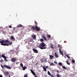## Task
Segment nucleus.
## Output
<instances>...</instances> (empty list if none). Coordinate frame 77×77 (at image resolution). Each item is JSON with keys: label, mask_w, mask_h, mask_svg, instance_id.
Here are the masks:
<instances>
[{"label": "nucleus", "mask_w": 77, "mask_h": 77, "mask_svg": "<svg viewBox=\"0 0 77 77\" xmlns=\"http://www.w3.org/2000/svg\"><path fill=\"white\" fill-rule=\"evenodd\" d=\"M16 61V60L14 58L11 59V61L13 62H15Z\"/></svg>", "instance_id": "ddd939ff"}, {"label": "nucleus", "mask_w": 77, "mask_h": 77, "mask_svg": "<svg viewBox=\"0 0 77 77\" xmlns=\"http://www.w3.org/2000/svg\"><path fill=\"white\" fill-rule=\"evenodd\" d=\"M11 39L12 40H15V38L13 36H11Z\"/></svg>", "instance_id": "dca6fc26"}, {"label": "nucleus", "mask_w": 77, "mask_h": 77, "mask_svg": "<svg viewBox=\"0 0 77 77\" xmlns=\"http://www.w3.org/2000/svg\"><path fill=\"white\" fill-rule=\"evenodd\" d=\"M54 46V45L53 44H50V46H51V49H53V48H54V47L53 46Z\"/></svg>", "instance_id": "9b49d317"}, {"label": "nucleus", "mask_w": 77, "mask_h": 77, "mask_svg": "<svg viewBox=\"0 0 77 77\" xmlns=\"http://www.w3.org/2000/svg\"><path fill=\"white\" fill-rule=\"evenodd\" d=\"M42 38H43L44 40H45V41H47V38H46V37L44 35H43L42 36Z\"/></svg>", "instance_id": "6e6552de"}, {"label": "nucleus", "mask_w": 77, "mask_h": 77, "mask_svg": "<svg viewBox=\"0 0 77 77\" xmlns=\"http://www.w3.org/2000/svg\"><path fill=\"white\" fill-rule=\"evenodd\" d=\"M1 67H2V68H3V69H4V67H3V66L2 65H1Z\"/></svg>", "instance_id": "473e14b6"}, {"label": "nucleus", "mask_w": 77, "mask_h": 77, "mask_svg": "<svg viewBox=\"0 0 77 77\" xmlns=\"http://www.w3.org/2000/svg\"><path fill=\"white\" fill-rule=\"evenodd\" d=\"M9 77H11V76L10 75H9Z\"/></svg>", "instance_id": "49530a36"}, {"label": "nucleus", "mask_w": 77, "mask_h": 77, "mask_svg": "<svg viewBox=\"0 0 77 77\" xmlns=\"http://www.w3.org/2000/svg\"><path fill=\"white\" fill-rule=\"evenodd\" d=\"M50 65L52 66V65H54V64L52 63H51Z\"/></svg>", "instance_id": "72a5a7b5"}, {"label": "nucleus", "mask_w": 77, "mask_h": 77, "mask_svg": "<svg viewBox=\"0 0 77 77\" xmlns=\"http://www.w3.org/2000/svg\"><path fill=\"white\" fill-rule=\"evenodd\" d=\"M2 57L3 58H5V57H6V56H5L3 54H2Z\"/></svg>", "instance_id": "a211bd4d"}, {"label": "nucleus", "mask_w": 77, "mask_h": 77, "mask_svg": "<svg viewBox=\"0 0 77 77\" xmlns=\"http://www.w3.org/2000/svg\"><path fill=\"white\" fill-rule=\"evenodd\" d=\"M46 68H48V66H46Z\"/></svg>", "instance_id": "37998d69"}, {"label": "nucleus", "mask_w": 77, "mask_h": 77, "mask_svg": "<svg viewBox=\"0 0 77 77\" xmlns=\"http://www.w3.org/2000/svg\"><path fill=\"white\" fill-rule=\"evenodd\" d=\"M48 75H50V76H51V73H50V72H49V71H48Z\"/></svg>", "instance_id": "4be33fe9"}, {"label": "nucleus", "mask_w": 77, "mask_h": 77, "mask_svg": "<svg viewBox=\"0 0 77 77\" xmlns=\"http://www.w3.org/2000/svg\"><path fill=\"white\" fill-rule=\"evenodd\" d=\"M58 64H59V65H60V66H63V65H62V64L61 63H59Z\"/></svg>", "instance_id": "5701e85b"}, {"label": "nucleus", "mask_w": 77, "mask_h": 77, "mask_svg": "<svg viewBox=\"0 0 77 77\" xmlns=\"http://www.w3.org/2000/svg\"><path fill=\"white\" fill-rule=\"evenodd\" d=\"M0 43L1 45L4 46H9V45H12V43L10 42L8 40H6L5 41L2 40L0 41Z\"/></svg>", "instance_id": "f257e3e1"}, {"label": "nucleus", "mask_w": 77, "mask_h": 77, "mask_svg": "<svg viewBox=\"0 0 77 77\" xmlns=\"http://www.w3.org/2000/svg\"><path fill=\"white\" fill-rule=\"evenodd\" d=\"M23 68V70H25V69H27V67H26V66H24V67H22Z\"/></svg>", "instance_id": "2eb2a0df"}, {"label": "nucleus", "mask_w": 77, "mask_h": 77, "mask_svg": "<svg viewBox=\"0 0 77 77\" xmlns=\"http://www.w3.org/2000/svg\"><path fill=\"white\" fill-rule=\"evenodd\" d=\"M0 77H3V76H2V75H0Z\"/></svg>", "instance_id": "79ce46f5"}, {"label": "nucleus", "mask_w": 77, "mask_h": 77, "mask_svg": "<svg viewBox=\"0 0 77 77\" xmlns=\"http://www.w3.org/2000/svg\"><path fill=\"white\" fill-rule=\"evenodd\" d=\"M55 57H59V56H58V55L57 54V53L56 52L55 54Z\"/></svg>", "instance_id": "f3484780"}, {"label": "nucleus", "mask_w": 77, "mask_h": 77, "mask_svg": "<svg viewBox=\"0 0 77 77\" xmlns=\"http://www.w3.org/2000/svg\"><path fill=\"white\" fill-rule=\"evenodd\" d=\"M31 36H32V38H33V39H34V40H35V39H36V35H32Z\"/></svg>", "instance_id": "39448f33"}, {"label": "nucleus", "mask_w": 77, "mask_h": 77, "mask_svg": "<svg viewBox=\"0 0 77 77\" xmlns=\"http://www.w3.org/2000/svg\"><path fill=\"white\" fill-rule=\"evenodd\" d=\"M23 27V25L20 24H19L17 25V27H18V28H19L20 27Z\"/></svg>", "instance_id": "1a4fd4ad"}, {"label": "nucleus", "mask_w": 77, "mask_h": 77, "mask_svg": "<svg viewBox=\"0 0 77 77\" xmlns=\"http://www.w3.org/2000/svg\"><path fill=\"white\" fill-rule=\"evenodd\" d=\"M30 71H31V72L32 73V74H33V75H36V74L34 72V71L32 70V69L30 70Z\"/></svg>", "instance_id": "f8f14e48"}, {"label": "nucleus", "mask_w": 77, "mask_h": 77, "mask_svg": "<svg viewBox=\"0 0 77 77\" xmlns=\"http://www.w3.org/2000/svg\"><path fill=\"white\" fill-rule=\"evenodd\" d=\"M47 36L49 38H50L51 37V35H47Z\"/></svg>", "instance_id": "393cba45"}, {"label": "nucleus", "mask_w": 77, "mask_h": 77, "mask_svg": "<svg viewBox=\"0 0 77 77\" xmlns=\"http://www.w3.org/2000/svg\"><path fill=\"white\" fill-rule=\"evenodd\" d=\"M3 62H4V60H1L0 62H1V63H2Z\"/></svg>", "instance_id": "7c9ffc66"}, {"label": "nucleus", "mask_w": 77, "mask_h": 77, "mask_svg": "<svg viewBox=\"0 0 77 77\" xmlns=\"http://www.w3.org/2000/svg\"><path fill=\"white\" fill-rule=\"evenodd\" d=\"M62 68H63L64 69H67V68L65 66H62Z\"/></svg>", "instance_id": "412c9836"}, {"label": "nucleus", "mask_w": 77, "mask_h": 77, "mask_svg": "<svg viewBox=\"0 0 77 77\" xmlns=\"http://www.w3.org/2000/svg\"><path fill=\"white\" fill-rule=\"evenodd\" d=\"M40 41H41V42H43V41H44V39L42 38L40 40Z\"/></svg>", "instance_id": "c85d7f7f"}, {"label": "nucleus", "mask_w": 77, "mask_h": 77, "mask_svg": "<svg viewBox=\"0 0 77 77\" xmlns=\"http://www.w3.org/2000/svg\"><path fill=\"white\" fill-rule=\"evenodd\" d=\"M54 63H56V64H57V62H56V61H54Z\"/></svg>", "instance_id": "58836bf2"}, {"label": "nucleus", "mask_w": 77, "mask_h": 77, "mask_svg": "<svg viewBox=\"0 0 77 77\" xmlns=\"http://www.w3.org/2000/svg\"><path fill=\"white\" fill-rule=\"evenodd\" d=\"M9 28H10V29H11V28H12V26H11V25L9 26Z\"/></svg>", "instance_id": "2f4dec72"}, {"label": "nucleus", "mask_w": 77, "mask_h": 77, "mask_svg": "<svg viewBox=\"0 0 77 77\" xmlns=\"http://www.w3.org/2000/svg\"><path fill=\"white\" fill-rule=\"evenodd\" d=\"M20 66H21V67H22V68L23 67V63H21L20 64Z\"/></svg>", "instance_id": "cd10ccee"}, {"label": "nucleus", "mask_w": 77, "mask_h": 77, "mask_svg": "<svg viewBox=\"0 0 77 77\" xmlns=\"http://www.w3.org/2000/svg\"><path fill=\"white\" fill-rule=\"evenodd\" d=\"M58 48H60V45H58Z\"/></svg>", "instance_id": "c9c22d12"}, {"label": "nucleus", "mask_w": 77, "mask_h": 77, "mask_svg": "<svg viewBox=\"0 0 77 77\" xmlns=\"http://www.w3.org/2000/svg\"><path fill=\"white\" fill-rule=\"evenodd\" d=\"M51 76L52 77H54V76L53 75H51Z\"/></svg>", "instance_id": "a19ab883"}, {"label": "nucleus", "mask_w": 77, "mask_h": 77, "mask_svg": "<svg viewBox=\"0 0 77 77\" xmlns=\"http://www.w3.org/2000/svg\"><path fill=\"white\" fill-rule=\"evenodd\" d=\"M41 61L42 62H43V59H41Z\"/></svg>", "instance_id": "4c0bfd02"}, {"label": "nucleus", "mask_w": 77, "mask_h": 77, "mask_svg": "<svg viewBox=\"0 0 77 77\" xmlns=\"http://www.w3.org/2000/svg\"><path fill=\"white\" fill-rule=\"evenodd\" d=\"M31 28L33 29V30H36V31H39V30H40V28L38 27V26L36 25L35 27L33 26H32Z\"/></svg>", "instance_id": "7ed1b4c3"}, {"label": "nucleus", "mask_w": 77, "mask_h": 77, "mask_svg": "<svg viewBox=\"0 0 77 77\" xmlns=\"http://www.w3.org/2000/svg\"><path fill=\"white\" fill-rule=\"evenodd\" d=\"M72 62L73 63H75V60L74 59H72Z\"/></svg>", "instance_id": "bb28decb"}, {"label": "nucleus", "mask_w": 77, "mask_h": 77, "mask_svg": "<svg viewBox=\"0 0 77 77\" xmlns=\"http://www.w3.org/2000/svg\"><path fill=\"white\" fill-rule=\"evenodd\" d=\"M32 50L33 51H34V53H38V50L35 48H33Z\"/></svg>", "instance_id": "0eeeda50"}, {"label": "nucleus", "mask_w": 77, "mask_h": 77, "mask_svg": "<svg viewBox=\"0 0 77 77\" xmlns=\"http://www.w3.org/2000/svg\"><path fill=\"white\" fill-rule=\"evenodd\" d=\"M67 57H69V56L67 55Z\"/></svg>", "instance_id": "a18cd8bd"}, {"label": "nucleus", "mask_w": 77, "mask_h": 77, "mask_svg": "<svg viewBox=\"0 0 77 77\" xmlns=\"http://www.w3.org/2000/svg\"><path fill=\"white\" fill-rule=\"evenodd\" d=\"M4 74L5 75H9V72H5Z\"/></svg>", "instance_id": "4468645a"}, {"label": "nucleus", "mask_w": 77, "mask_h": 77, "mask_svg": "<svg viewBox=\"0 0 77 77\" xmlns=\"http://www.w3.org/2000/svg\"><path fill=\"white\" fill-rule=\"evenodd\" d=\"M38 63H36L35 64V65H38Z\"/></svg>", "instance_id": "de8ad7c7"}, {"label": "nucleus", "mask_w": 77, "mask_h": 77, "mask_svg": "<svg viewBox=\"0 0 77 77\" xmlns=\"http://www.w3.org/2000/svg\"><path fill=\"white\" fill-rule=\"evenodd\" d=\"M50 59H53L54 57L53 55H50Z\"/></svg>", "instance_id": "6ab92c4d"}, {"label": "nucleus", "mask_w": 77, "mask_h": 77, "mask_svg": "<svg viewBox=\"0 0 77 77\" xmlns=\"http://www.w3.org/2000/svg\"><path fill=\"white\" fill-rule=\"evenodd\" d=\"M3 66L4 67H5V68H7V69H11V66H9L8 65H4Z\"/></svg>", "instance_id": "20e7f679"}, {"label": "nucleus", "mask_w": 77, "mask_h": 77, "mask_svg": "<svg viewBox=\"0 0 77 77\" xmlns=\"http://www.w3.org/2000/svg\"><path fill=\"white\" fill-rule=\"evenodd\" d=\"M57 73L59 72V71H58V70H57Z\"/></svg>", "instance_id": "c03bdc74"}, {"label": "nucleus", "mask_w": 77, "mask_h": 77, "mask_svg": "<svg viewBox=\"0 0 77 77\" xmlns=\"http://www.w3.org/2000/svg\"><path fill=\"white\" fill-rule=\"evenodd\" d=\"M0 29H3V27L2 26L0 27Z\"/></svg>", "instance_id": "ea45409f"}, {"label": "nucleus", "mask_w": 77, "mask_h": 77, "mask_svg": "<svg viewBox=\"0 0 77 77\" xmlns=\"http://www.w3.org/2000/svg\"><path fill=\"white\" fill-rule=\"evenodd\" d=\"M35 77H37V76H35Z\"/></svg>", "instance_id": "09e8293b"}, {"label": "nucleus", "mask_w": 77, "mask_h": 77, "mask_svg": "<svg viewBox=\"0 0 77 77\" xmlns=\"http://www.w3.org/2000/svg\"><path fill=\"white\" fill-rule=\"evenodd\" d=\"M57 77H60V75H59V74H57Z\"/></svg>", "instance_id": "a878e982"}, {"label": "nucleus", "mask_w": 77, "mask_h": 77, "mask_svg": "<svg viewBox=\"0 0 77 77\" xmlns=\"http://www.w3.org/2000/svg\"><path fill=\"white\" fill-rule=\"evenodd\" d=\"M5 60L6 61V62H7L8 61V60L6 59H7V57H6L4 58Z\"/></svg>", "instance_id": "b1692460"}, {"label": "nucleus", "mask_w": 77, "mask_h": 77, "mask_svg": "<svg viewBox=\"0 0 77 77\" xmlns=\"http://www.w3.org/2000/svg\"><path fill=\"white\" fill-rule=\"evenodd\" d=\"M35 25H37L38 24V23H37V22H35Z\"/></svg>", "instance_id": "e433bc0d"}, {"label": "nucleus", "mask_w": 77, "mask_h": 77, "mask_svg": "<svg viewBox=\"0 0 77 77\" xmlns=\"http://www.w3.org/2000/svg\"><path fill=\"white\" fill-rule=\"evenodd\" d=\"M10 52H11V53H14V50H11Z\"/></svg>", "instance_id": "c756f323"}, {"label": "nucleus", "mask_w": 77, "mask_h": 77, "mask_svg": "<svg viewBox=\"0 0 77 77\" xmlns=\"http://www.w3.org/2000/svg\"><path fill=\"white\" fill-rule=\"evenodd\" d=\"M66 63H67V65H70V63H69V62H68V60H67V61H66Z\"/></svg>", "instance_id": "aec40b11"}, {"label": "nucleus", "mask_w": 77, "mask_h": 77, "mask_svg": "<svg viewBox=\"0 0 77 77\" xmlns=\"http://www.w3.org/2000/svg\"><path fill=\"white\" fill-rule=\"evenodd\" d=\"M30 40L31 42H32V41H33V40L32 38V39H30Z\"/></svg>", "instance_id": "f704fd0d"}, {"label": "nucleus", "mask_w": 77, "mask_h": 77, "mask_svg": "<svg viewBox=\"0 0 77 77\" xmlns=\"http://www.w3.org/2000/svg\"><path fill=\"white\" fill-rule=\"evenodd\" d=\"M44 47H45V44L43 42L41 43L38 46V48H40L42 50L46 49V48H47Z\"/></svg>", "instance_id": "f03ea898"}, {"label": "nucleus", "mask_w": 77, "mask_h": 77, "mask_svg": "<svg viewBox=\"0 0 77 77\" xmlns=\"http://www.w3.org/2000/svg\"><path fill=\"white\" fill-rule=\"evenodd\" d=\"M59 50L60 51V54L62 55V56H63V51H61V49H59Z\"/></svg>", "instance_id": "423d86ee"}, {"label": "nucleus", "mask_w": 77, "mask_h": 77, "mask_svg": "<svg viewBox=\"0 0 77 77\" xmlns=\"http://www.w3.org/2000/svg\"><path fill=\"white\" fill-rule=\"evenodd\" d=\"M43 68L44 70V71L45 72H46V71H47V69L46 68L45 66H43Z\"/></svg>", "instance_id": "9d476101"}]
</instances>
